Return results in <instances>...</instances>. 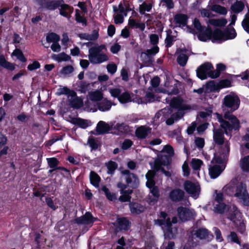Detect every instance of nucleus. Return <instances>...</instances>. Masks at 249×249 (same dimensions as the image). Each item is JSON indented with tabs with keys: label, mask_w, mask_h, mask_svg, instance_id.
<instances>
[{
	"label": "nucleus",
	"mask_w": 249,
	"mask_h": 249,
	"mask_svg": "<svg viewBox=\"0 0 249 249\" xmlns=\"http://www.w3.org/2000/svg\"><path fill=\"white\" fill-rule=\"evenodd\" d=\"M174 154L173 147L169 144L165 145L161 151L157 150V172L161 171L167 177L171 176V172L165 170L162 166L168 168L170 165Z\"/></svg>",
	"instance_id": "f257e3e1"
},
{
	"label": "nucleus",
	"mask_w": 249,
	"mask_h": 249,
	"mask_svg": "<svg viewBox=\"0 0 249 249\" xmlns=\"http://www.w3.org/2000/svg\"><path fill=\"white\" fill-rule=\"evenodd\" d=\"M171 78L167 74L164 72L160 77L157 75V92L167 93L169 94L176 95L178 89L176 87L170 86Z\"/></svg>",
	"instance_id": "f03ea898"
},
{
	"label": "nucleus",
	"mask_w": 249,
	"mask_h": 249,
	"mask_svg": "<svg viewBox=\"0 0 249 249\" xmlns=\"http://www.w3.org/2000/svg\"><path fill=\"white\" fill-rule=\"evenodd\" d=\"M105 49L104 45L89 48L88 55L89 61L93 64H100L108 61V56L102 52V50Z\"/></svg>",
	"instance_id": "7ed1b4c3"
},
{
	"label": "nucleus",
	"mask_w": 249,
	"mask_h": 249,
	"mask_svg": "<svg viewBox=\"0 0 249 249\" xmlns=\"http://www.w3.org/2000/svg\"><path fill=\"white\" fill-rule=\"evenodd\" d=\"M198 39L201 41L206 42L207 40L211 39L213 42L219 41L221 42L224 40V32L220 29L216 28L213 31L212 28L208 26L205 32L197 35Z\"/></svg>",
	"instance_id": "20e7f679"
},
{
	"label": "nucleus",
	"mask_w": 249,
	"mask_h": 249,
	"mask_svg": "<svg viewBox=\"0 0 249 249\" xmlns=\"http://www.w3.org/2000/svg\"><path fill=\"white\" fill-rule=\"evenodd\" d=\"M240 104V100L238 95L234 92H231L226 95L222 100V108L223 110L227 109L231 112L237 110Z\"/></svg>",
	"instance_id": "39448f33"
},
{
	"label": "nucleus",
	"mask_w": 249,
	"mask_h": 249,
	"mask_svg": "<svg viewBox=\"0 0 249 249\" xmlns=\"http://www.w3.org/2000/svg\"><path fill=\"white\" fill-rule=\"evenodd\" d=\"M230 151V143L227 141L224 145L220 147L218 153H215L213 159L211 161V163L221 164L223 160L228 158Z\"/></svg>",
	"instance_id": "423d86ee"
},
{
	"label": "nucleus",
	"mask_w": 249,
	"mask_h": 249,
	"mask_svg": "<svg viewBox=\"0 0 249 249\" xmlns=\"http://www.w3.org/2000/svg\"><path fill=\"white\" fill-rule=\"evenodd\" d=\"M108 91L111 96L114 98H117L122 104H125L132 101L131 94L127 91L122 92V90L119 88H110Z\"/></svg>",
	"instance_id": "0eeeda50"
},
{
	"label": "nucleus",
	"mask_w": 249,
	"mask_h": 249,
	"mask_svg": "<svg viewBox=\"0 0 249 249\" xmlns=\"http://www.w3.org/2000/svg\"><path fill=\"white\" fill-rule=\"evenodd\" d=\"M183 188L188 194L195 198L198 197L200 192V187L198 183H194L189 180H185Z\"/></svg>",
	"instance_id": "6e6552de"
},
{
	"label": "nucleus",
	"mask_w": 249,
	"mask_h": 249,
	"mask_svg": "<svg viewBox=\"0 0 249 249\" xmlns=\"http://www.w3.org/2000/svg\"><path fill=\"white\" fill-rule=\"evenodd\" d=\"M152 89H149V91L146 93L143 99L142 98L138 99L136 101L138 104H147V103L153 102L155 101V96L154 93L156 91V78L154 77L151 81Z\"/></svg>",
	"instance_id": "1a4fd4ad"
},
{
	"label": "nucleus",
	"mask_w": 249,
	"mask_h": 249,
	"mask_svg": "<svg viewBox=\"0 0 249 249\" xmlns=\"http://www.w3.org/2000/svg\"><path fill=\"white\" fill-rule=\"evenodd\" d=\"M231 124L226 120L223 124L220 125V127L224 129V133L226 135L231 137L232 130L239 131L241 125L239 121L231 122Z\"/></svg>",
	"instance_id": "9d476101"
},
{
	"label": "nucleus",
	"mask_w": 249,
	"mask_h": 249,
	"mask_svg": "<svg viewBox=\"0 0 249 249\" xmlns=\"http://www.w3.org/2000/svg\"><path fill=\"white\" fill-rule=\"evenodd\" d=\"M213 69L212 64L205 62L198 67L196 70L197 76L201 80L207 79L209 71Z\"/></svg>",
	"instance_id": "9b49d317"
},
{
	"label": "nucleus",
	"mask_w": 249,
	"mask_h": 249,
	"mask_svg": "<svg viewBox=\"0 0 249 249\" xmlns=\"http://www.w3.org/2000/svg\"><path fill=\"white\" fill-rule=\"evenodd\" d=\"M122 174L124 176L126 182L128 186L131 187H137L139 184V180L136 175L131 173L128 170L122 171Z\"/></svg>",
	"instance_id": "f8f14e48"
},
{
	"label": "nucleus",
	"mask_w": 249,
	"mask_h": 249,
	"mask_svg": "<svg viewBox=\"0 0 249 249\" xmlns=\"http://www.w3.org/2000/svg\"><path fill=\"white\" fill-rule=\"evenodd\" d=\"M155 176V172L154 170H149L145 175L147 179L146 185L149 188L150 193L154 197L156 196L155 182L154 179Z\"/></svg>",
	"instance_id": "ddd939ff"
},
{
	"label": "nucleus",
	"mask_w": 249,
	"mask_h": 249,
	"mask_svg": "<svg viewBox=\"0 0 249 249\" xmlns=\"http://www.w3.org/2000/svg\"><path fill=\"white\" fill-rule=\"evenodd\" d=\"M170 106L174 108L179 109V110H186L191 108L189 105L183 104V100L179 96L172 99Z\"/></svg>",
	"instance_id": "4468645a"
},
{
	"label": "nucleus",
	"mask_w": 249,
	"mask_h": 249,
	"mask_svg": "<svg viewBox=\"0 0 249 249\" xmlns=\"http://www.w3.org/2000/svg\"><path fill=\"white\" fill-rule=\"evenodd\" d=\"M40 1L42 7L49 10H54L64 2L63 0H40Z\"/></svg>",
	"instance_id": "2eb2a0df"
},
{
	"label": "nucleus",
	"mask_w": 249,
	"mask_h": 249,
	"mask_svg": "<svg viewBox=\"0 0 249 249\" xmlns=\"http://www.w3.org/2000/svg\"><path fill=\"white\" fill-rule=\"evenodd\" d=\"M184 196L185 193L182 190L176 188L170 191L169 197L172 202H178L183 200Z\"/></svg>",
	"instance_id": "dca6fc26"
},
{
	"label": "nucleus",
	"mask_w": 249,
	"mask_h": 249,
	"mask_svg": "<svg viewBox=\"0 0 249 249\" xmlns=\"http://www.w3.org/2000/svg\"><path fill=\"white\" fill-rule=\"evenodd\" d=\"M68 99L70 106L73 108H79L83 106V100L77 97L76 92L74 91L71 92Z\"/></svg>",
	"instance_id": "f3484780"
},
{
	"label": "nucleus",
	"mask_w": 249,
	"mask_h": 249,
	"mask_svg": "<svg viewBox=\"0 0 249 249\" xmlns=\"http://www.w3.org/2000/svg\"><path fill=\"white\" fill-rule=\"evenodd\" d=\"M156 54V47L152 49L147 50L146 52L142 53L141 55V59L145 63H151L154 60V56Z\"/></svg>",
	"instance_id": "a211bd4d"
},
{
	"label": "nucleus",
	"mask_w": 249,
	"mask_h": 249,
	"mask_svg": "<svg viewBox=\"0 0 249 249\" xmlns=\"http://www.w3.org/2000/svg\"><path fill=\"white\" fill-rule=\"evenodd\" d=\"M178 215L182 221H188L191 219L192 216V212L188 209L182 206L177 208Z\"/></svg>",
	"instance_id": "6ab92c4d"
},
{
	"label": "nucleus",
	"mask_w": 249,
	"mask_h": 249,
	"mask_svg": "<svg viewBox=\"0 0 249 249\" xmlns=\"http://www.w3.org/2000/svg\"><path fill=\"white\" fill-rule=\"evenodd\" d=\"M96 219L89 212H87L82 216L75 219V222L79 224H92Z\"/></svg>",
	"instance_id": "aec40b11"
},
{
	"label": "nucleus",
	"mask_w": 249,
	"mask_h": 249,
	"mask_svg": "<svg viewBox=\"0 0 249 249\" xmlns=\"http://www.w3.org/2000/svg\"><path fill=\"white\" fill-rule=\"evenodd\" d=\"M224 131L220 128H218L213 132V141L216 144L220 145V147L223 146L225 143V142H224Z\"/></svg>",
	"instance_id": "412c9836"
},
{
	"label": "nucleus",
	"mask_w": 249,
	"mask_h": 249,
	"mask_svg": "<svg viewBox=\"0 0 249 249\" xmlns=\"http://www.w3.org/2000/svg\"><path fill=\"white\" fill-rule=\"evenodd\" d=\"M223 169L219 165H209V174L212 179L217 178L223 172Z\"/></svg>",
	"instance_id": "4be33fe9"
},
{
	"label": "nucleus",
	"mask_w": 249,
	"mask_h": 249,
	"mask_svg": "<svg viewBox=\"0 0 249 249\" xmlns=\"http://www.w3.org/2000/svg\"><path fill=\"white\" fill-rule=\"evenodd\" d=\"M59 7L60 15L69 19L73 13V8L67 4H64V2L62 3Z\"/></svg>",
	"instance_id": "5701e85b"
},
{
	"label": "nucleus",
	"mask_w": 249,
	"mask_h": 249,
	"mask_svg": "<svg viewBox=\"0 0 249 249\" xmlns=\"http://www.w3.org/2000/svg\"><path fill=\"white\" fill-rule=\"evenodd\" d=\"M189 17L186 14L177 13L174 16V21L177 24L185 26L188 21Z\"/></svg>",
	"instance_id": "b1692460"
},
{
	"label": "nucleus",
	"mask_w": 249,
	"mask_h": 249,
	"mask_svg": "<svg viewBox=\"0 0 249 249\" xmlns=\"http://www.w3.org/2000/svg\"><path fill=\"white\" fill-rule=\"evenodd\" d=\"M164 231V235L165 239H175L178 233L177 227H168L163 229Z\"/></svg>",
	"instance_id": "393cba45"
},
{
	"label": "nucleus",
	"mask_w": 249,
	"mask_h": 249,
	"mask_svg": "<svg viewBox=\"0 0 249 249\" xmlns=\"http://www.w3.org/2000/svg\"><path fill=\"white\" fill-rule=\"evenodd\" d=\"M151 129L145 126H141L137 128L135 131L136 136L139 139H144L150 133Z\"/></svg>",
	"instance_id": "a878e982"
},
{
	"label": "nucleus",
	"mask_w": 249,
	"mask_h": 249,
	"mask_svg": "<svg viewBox=\"0 0 249 249\" xmlns=\"http://www.w3.org/2000/svg\"><path fill=\"white\" fill-rule=\"evenodd\" d=\"M129 208L131 213L136 214L143 212L145 210L144 206L138 203H130Z\"/></svg>",
	"instance_id": "bb28decb"
},
{
	"label": "nucleus",
	"mask_w": 249,
	"mask_h": 249,
	"mask_svg": "<svg viewBox=\"0 0 249 249\" xmlns=\"http://www.w3.org/2000/svg\"><path fill=\"white\" fill-rule=\"evenodd\" d=\"M117 231L127 230L130 227V222L125 218H118L117 221Z\"/></svg>",
	"instance_id": "cd10ccee"
},
{
	"label": "nucleus",
	"mask_w": 249,
	"mask_h": 249,
	"mask_svg": "<svg viewBox=\"0 0 249 249\" xmlns=\"http://www.w3.org/2000/svg\"><path fill=\"white\" fill-rule=\"evenodd\" d=\"M110 130V126L108 124L104 121H100L96 128L97 134H103L107 133Z\"/></svg>",
	"instance_id": "c85d7f7f"
},
{
	"label": "nucleus",
	"mask_w": 249,
	"mask_h": 249,
	"mask_svg": "<svg viewBox=\"0 0 249 249\" xmlns=\"http://www.w3.org/2000/svg\"><path fill=\"white\" fill-rule=\"evenodd\" d=\"M195 235L198 238L200 239H205L209 237V235L213 238V235L210 234L209 231L205 228H199L196 231Z\"/></svg>",
	"instance_id": "c756f323"
},
{
	"label": "nucleus",
	"mask_w": 249,
	"mask_h": 249,
	"mask_svg": "<svg viewBox=\"0 0 249 249\" xmlns=\"http://www.w3.org/2000/svg\"><path fill=\"white\" fill-rule=\"evenodd\" d=\"M89 98L93 102H98L103 99V93L99 90L90 91L89 93Z\"/></svg>",
	"instance_id": "7c9ffc66"
},
{
	"label": "nucleus",
	"mask_w": 249,
	"mask_h": 249,
	"mask_svg": "<svg viewBox=\"0 0 249 249\" xmlns=\"http://www.w3.org/2000/svg\"><path fill=\"white\" fill-rule=\"evenodd\" d=\"M224 40L232 39L236 37L237 34L233 27L226 28L224 31Z\"/></svg>",
	"instance_id": "2f4dec72"
},
{
	"label": "nucleus",
	"mask_w": 249,
	"mask_h": 249,
	"mask_svg": "<svg viewBox=\"0 0 249 249\" xmlns=\"http://www.w3.org/2000/svg\"><path fill=\"white\" fill-rule=\"evenodd\" d=\"M112 106V103L110 101L106 98L104 99L102 102H100L98 105V109L102 111H106L109 110Z\"/></svg>",
	"instance_id": "473e14b6"
},
{
	"label": "nucleus",
	"mask_w": 249,
	"mask_h": 249,
	"mask_svg": "<svg viewBox=\"0 0 249 249\" xmlns=\"http://www.w3.org/2000/svg\"><path fill=\"white\" fill-rule=\"evenodd\" d=\"M245 8V5L243 1L236 0L231 7L232 11L234 13H239L242 12Z\"/></svg>",
	"instance_id": "72a5a7b5"
},
{
	"label": "nucleus",
	"mask_w": 249,
	"mask_h": 249,
	"mask_svg": "<svg viewBox=\"0 0 249 249\" xmlns=\"http://www.w3.org/2000/svg\"><path fill=\"white\" fill-rule=\"evenodd\" d=\"M72 122L73 124H77L79 125L80 127L82 128H86L90 125V121L82 119L81 118H73L72 120Z\"/></svg>",
	"instance_id": "f704fd0d"
},
{
	"label": "nucleus",
	"mask_w": 249,
	"mask_h": 249,
	"mask_svg": "<svg viewBox=\"0 0 249 249\" xmlns=\"http://www.w3.org/2000/svg\"><path fill=\"white\" fill-rule=\"evenodd\" d=\"M90 181L91 183L95 187H98L101 178L99 175L94 171L90 173Z\"/></svg>",
	"instance_id": "c9c22d12"
},
{
	"label": "nucleus",
	"mask_w": 249,
	"mask_h": 249,
	"mask_svg": "<svg viewBox=\"0 0 249 249\" xmlns=\"http://www.w3.org/2000/svg\"><path fill=\"white\" fill-rule=\"evenodd\" d=\"M177 62L181 67L185 66L189 58V54H184L183 53H178Z\"/></svg>",
	"instance_id": "e433bc0d"
},
{
	"label": "nucleus",
	"mask_w": 249,
	"mask_h": 249,
	"mask_svg": "<svg viewBox=\"0 0 249 249\" xmlns=\"http://www.w3.org/2000/svg\"><path fill=\"white\" fill-rule=\"evenodd\" d=\"M79 36L81 39L87 40H95L97 39L99 36L98 32L94 31L92 34H81L79 35Z\"/></svg>",
	"instance_id": "4c0bfd02"
},
{
	"label": "nucleus",
	"mask_w": 249,
	"mask_h": 249,
	"mask_svg": "<svg viewBox=\"0 0 249 249\" xmlns=\"http://www.w3.org/2000/svg\"><path fill=\"white\" fill-rule=\"evenodd\" d=\"M240 167L244 172H249V155L246 156L240 160Z\"/></svg>",
	"instance_id": "58836bf2"
},
{
	"label": "nucleus",
	"mask_w": 249,
	"mask_h": 249,
	"mask_svg": "<svg viewBox=\"0 0 249 249\" xmlns=\"http://www.w3.org/2000/svg\"><path fill=\"white\" fill-rule=\"evenodd\" d=\"M211 10L220 15H225L227 13V10L225 7L218 4L213 5Z\"/></svg>",
	"instance_id": "ea45409f"
},
{
	"label": "nucleus",
	"mask_w": 249,
	"mask_h": 249,
	"mask_svg": "<svg viewBox=\"0 0 249 249\" xmlns=\"http://www.w3.org/2000/svg\"><path fill=\"white\" fill-rule=\"evenodd\" d=\"M209 23L215 27H224L226 25L227 21L225 18L212 19L209 20Z\"/></svg>",
	"instance_id": "a19ab883"
},
{
	"label": "nucleus",
	"mask_w": 249,
	"mask_h": 249,
	"mask_svg": "<svg viewBox=\"0 0 249 249\" xmlns=\"http://www.w3.org/2000/svg\"><path fill=\"white\" fill-rule=\"evenodd\" d=\"M0 65L4 68L11 71L15 69L14 65L7 61L3 56H0Z\"/></svg>",
	"instance_id": "79ce46f5"
},
{
	"label": "nucleus",
	"mask_w": 249,
	"mask_h": 249,
	"mask_svg": "<svg viewBox=\"0 0 249 249\" xmlns=\"http://www.w3.org/2000/svg\"><path fill=\"white\" fill-rule=\"evenodd\" d=\"M52 57L58 62L67 61L69 60L71 58L70 56L64 53H62L58 54H54Z\"/></svg>",
	"instance_id": "37998d69"
},
{
	"label": "nucleus",
	"mask_w": 249,
	"mask_h": 249,
	"mask_svg": "<svg viewBox=\"0 0 249 249\" xmlns=\"http://www.w3.org/2000/svg\"><path fill=\"white\" fill-rule=\"evenodd\" d=\"M227 205L224 202L217 203L214 207V211L215 213L222 214L225 212Z\"/></svg>",
	"instance_id": "c03bdc74"
},
{
	"label": "nucleus",
	"mask_w": 249,
	"mask_h": 249,
	"mask_svg": "<svg viewBox=\"0 0 249 249\" xmlns=\"http://www.w3.org/2000/svg\"><path fill=\"white\" fill-rule=\"evenodd\" d=\"M128 25L132 28L135 27L136 28H139L142 31H143L145 29V24L144 23L137 22L133 19L129 18Z\"/></svg>",
	"instance_id": "a18cd8bd"
},
{
	"label": "nucleus",
	"mask_w": 249,
	"mask_h": 249,
	"mask_svg": "<svg viewBox=\"0 0 249 249\" xmlns=\"http://www.w3.org/2000/svg\"><path fill=\"white\" fill-rule=\"evenodd\" d=\"M193 24L195 28L198 31V34L205 32L207 29V27L205 26H202L199 19L196 18H195Z\"/></svg>",
	"instance_id": "49530a36"
},
{
	"label": "nucleus",
	"mask_w": 249,
	"mask_h": 249,
	"mask_svg": "<svg viewBox=\"0 0 249 249\" xmlns=\"http://www.w3.org/2000/svg\"><path fill=\"white\" fill-rule=\"evenodd\" d=\"M60 40V37L57 34L51 33L48 34L46 36V40L48 43H53L58 42Z\"/></svg>",
	"instance_id": "de8ad7c7"
},
{
	"label": "nucleus",
	"mask_w": 249,
	"mask_h": 249,
	"mask_svg": "<svg viewBox=\"0 0 249 249\" xmlns=\"http://www.w3.org/2000/svg\"><path fill=\"white\" fill-rule=\"evenodd\" d=\"M241 25L244 30L249 34V10L245 15V18L242 21Z\"/></svg>",
	"instance_id": "09e8293b"
},
{
	"label": "nucleus",
	"mask_w": 249,
	"mask_h": 249,
	"mask_svg": "<svg viewBox=\"0 0 249 249\" xmlns=\"http://www.w3.org/2000/svg\"><path fill=\"white\" fill-rule=\"evenodd\" d=\"M202 164L203 161L200 159H193L192 160L191 166L194 170H199Z\"/></svg>",
	"instance_id": "8fccbe9b"
},
{
	"label": "nucleus",
	"mask_w": 249,
	"mask_h": 249,
	"mask_svg": "<svg viewBox=\"0 0 249 249\" xmlns=\"http://www.w3.org/2000/svg\"><path fill=\"white\" fill-rule=\"evenodd\" d=\"M12 55L17 57V59L21 62H25L26 61V58L24 57L22 51L18 48H16L12 53Z\"/></svg>",
	"instance_id": "3c124183"
},
{
	"label": "nucleus",
	"mask_w": 249,
	"mask_h": 249,
	"mask_svg": "<svg viewBox=\"0 0 249 249\" xmlns=\"http://www.w3.org/2000/svg\"><path fill=\"white\" fill-rule=\"evenodd\" d=\"M158 224L164 226L162 227L163 229L173 227L170 217H167L164 220H159L158 219H157V224Z\"/></svg>",
	"instance_id": "603ef678"
},
{
	"label": "nucleus",
	"mask_w": 249,
	"mask_h": 249,
	"mask_svg": "<svg viewBox=\"0 0 249 249\" xmlns=\"http://www.w3.org/2000/svg\"><path fill=\"white\" fill-rule=\"evenodd\" d=\"M47 161L50 168L53 169V170L57 169L59 161L55 158H47Z\"/></svg>",
	"instance_id": "864d4df0"
},
{
	"label": "nucleus",
	"mask_w": 249,
	"mask_h": 249,
	"mask_svg": "<svg viewBox=\"0 0 249 249\" xmlns=\"http://www.w3.org/2000/svg\"><path fill=\"white\" fill-rule=\"evenodd\" d=\"M115 127L121 133H126L130 131L129 126L124 123L117 124Z\"/></svg>",
	"instance_id": "5fc2aeb1"
},
{
	"label": "nucleus",
	"mask_w": 249,
	"mask_h": 249,
	"mask_svg": "<svg viewBox=\"0 0 249 249\" xmlns=\"http://www.w3.org/2000/svg\"><path fill=\"white\" fill-rule=\"evenodd\" d=\"M101 189L105 193L107 197L109 200L114 201L117 199L115 194L110 193L108 189L106 186H103Z\"/></svg>",
	"instance_id": "6e6d98bb"
},
{
	"label": "nucleus",
	"mask_w": 249,
	"mask_h": 249,
	"mask_svg": "<svg viewBox=\"0 0 249 249\" xmlns=\"http://www.w3.org/2000/svg\"><path fill=\"white\" fill-rule=\"evenodd\" d=\"M152 8V4L151 3H142L140 5L139 12L142 14H144L146 11L149 12Z\"/></svg>",
	"instance_id": "4d7b16f0"
},
{
	"label": "nucleus",
	"mask_w": 249,
	"mask_h": 249,
	"mask_svg": "<svg viewBox=\"0 0 249 249\" xmlns=\"http://www.w3.org/2000/svg\"><path fill=\"white\" fill-rule=\"evenodd\" d=\"M245 190H246V187L244 186V184L243 183H240L236 187L234 196L239 198L243 195L244 191Z\"/></svg>",
	"instance_id": "13d9d810"
},
{
	"label": "nucleus",
	"mask_w": 249,
	"mask_h": 249,
	"mask_svg": "<svg viewBox=\"0 0 249 249\" xmlns=\"http://www.w3.org/2000/svg\"><path fill=\"white\" fill-rule=\"evenodd\" d=\"M206 88L210 89L211 91H218L219 87L218 83H215L214 81H210L206 84Z\"/></svg>",
	"instance_id": "bf43d9fd"
},
{
	"label": "nucleus",
	"mask_w": 249,
	"mask_h": 249,
	"mask_svg": "<svg viewBox=\"0 0 249 249\" xmlns=\"http://www.w3.org/2000/svg\"><path fill=\"white\" fill-rule=\"evenodd\" d=\"M231 86V81L230 80L228 79L221 80L218 82V87L219 90L223 88L230 87Z\"/></svg>",
	"instance_id": "052dcab7"
},
{
	"label": "nucleus",
	"mask_w": 249,
	"mask_h": 249,
	"mask_svg": "<svg viewBox=\"0 0 249 249\" xmlns=\"http://www.w3.org/2000/svg\"><path fill=\"white\" fill-rule=\"evenodd\" d=\"M108 169V174H112L117 168V164L114 161H110L106 164Z\"/></svg>",
	"instance_id": "680f3d73"
},
{
	"label": "nucleus",
	"mask_w": 249,
	"mask_h": 249,
	"mask_svg": "<svg viewBox=\"0 0 249 249\" xmlns=\"http://www.w3.org/2000/svg\"><path fill=\"white\" fill-rule=\"evenodd\" d=\"M73 91L71 90L70 89L67 88V87H63L60 88L58 89L57 94V95H62V94H66L68 95V98H70V95L71 94V92Z\"/></svg>",
	"instance_id": "e2e57ef3"
},
{
	"label": "nucleus",
	"mask_w": 249,
	"mask_h": 249,
	"mask_svg": "<svg viewBox=\"0 0 249 249\" xmlns=\"http://www.w3.org/2000/svg\"><path fill=\"white\" fill-rule=\"evenodd\" d=\"M162 3V6L165 5L168 9H171L174 7V3L173 0H160L159 5Z\"/></svg>",
	"instance_id": "0e129e2a"
},
{
	"label": "nucleus",
	"mask_w": 249,
	"mask_h": 249,
	"mask_svg": "<svg viewBox=\"0 0 249 249\" xmlns=\"http://www.w3.org/2000/svg\"><path fill=\"white\" fill-rule=\"evenodd\" d=\"M239 199L243 201V203L245 206H249V194L246 190H244L243 195Z\"/></svg>",
	"instance_id": "69168bd1"
},
{
	"label": "nucleus",
	"mask_w": 249,
	"mask_h": 249,
	"mask_svg": "<svg viewBox=\"0 0 249 249\" xmlns=\"http://www.w3.org/2000/svg\"><path fill=\"white\" fill-rule=\"evenodd\" d=\"M113 10L114 12H119V14L122 13L124 16H127V12L128 10L125 8L122 3H120L118 6V9L116 7H113Z\"/></svg>",
	"instance_id": "338daca9"
},
{
	"label": "nucleus",
	"mask_w": 249,
	"mask_h": 249,
	"mask_svg": "<svg viewBox=\"0 0 249 249\" xmlns=\"http://www.w3.org/2000/svg\"><path fill=\"white\" fill-rule=\"evenodd\" d=\"M74 71V68L72 66L69 65L63 67L60 71V73L63 75H67L71 73Z\"/></svg>",
	"instance_id": "774afa93"
}]
</instances>
